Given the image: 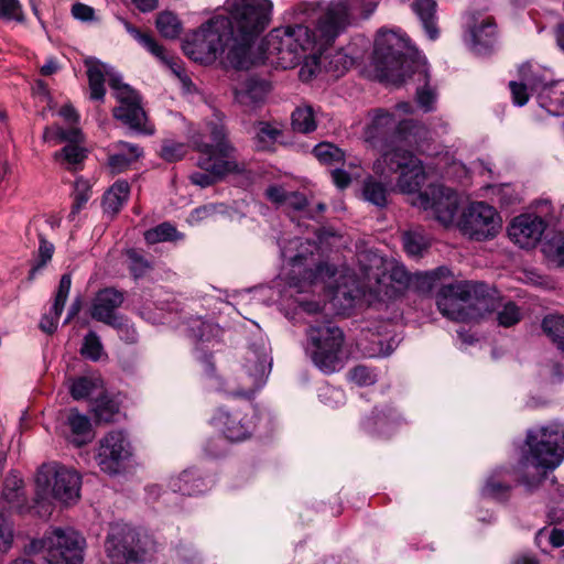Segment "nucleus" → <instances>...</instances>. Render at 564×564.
Listing matches in <instances>:
<instances>
[{"label": "nucleus", "instance_id": "f257e3e1", "mask_svg": "<svg viewBox=\"0 0 564 564\" xmlns=\"http://www.w3.org/2000/svg\"><path fill=\"white\" fill-rule=\"evenodd\" d=\"M379 0H335L321 10L315 32L304 24L275 28L263 39L252 65L268 63L282 69L293 68L316 47L329 45L356 18L371 14Z\"/></svg>", "mask_w": 564, "mask_h": 564}, {"label": "nucleus", "instance_id": "f03ea898", "mask_svg": "<svg viewBox=\"0 0 564 564\" xmlns=\"http://www.w3.org/2000/svg\"><path fill=\"white\" fill-rule=\"evenodd\" d=\"M304 242L300 238L289 241L288 246H281V256L288 260L292 267V276H290L289 286L297 294L305 292H324L332 310L337 314H347L356 301L365 295V289L371 288V281L378 286L376 293L381 292L380 268L382 259L376 254L370 257L371 264L361 268L362 282H357L350 274L340 275V283L333 286L330 281L336 276V269L329 264H318L315 270H302L303 261H307L304 253H294Z\"/></svg>", "mask_w": 564, "mask_h": 564}, {"label": "nucleus", "instance_id": "7ed1b4c3", "mask_svg": "<svg viewBox=\"0 0 564 564\" xmlns=\"http://www.w3.org/2000/svg\"><path fill=\"white\" fill-rule=\"evenodd\" d=\"M373 58L377 70L389 83L400 85L412 77L423 83V87L416 89V101L426 112L434 109L436 93L427 85V61L410 46L409 40L394 31L379 32L375 41Z\"/></svg>", "mask_w": 564, "mask_h": 564}, {"label": "nucleus", "instance_id": "20e7f679", "mask_svg": "<svg viewBox=\"0 0 564 564\" xmlns=\"http://www.w3.org/2000/svg\"><path fill=\"white\" fill-rule=\"evenodd\" d=\"M230 21L229 36L232 46L227 53L228 63L237 69L252 66V44L269 25L272 13L270 0H226Z\"/></svg>", "mask_w": 564, "mask_h": 564}, {"label": "nucleus", "instance_id": "39448f33", "mask_svg": "<svg viewBox=\"0 0 564 564\" xmlns=\"http://www.w3.org/2000/svg\"><path fill=\"white\" fill-rule=\"evenodd\" d=\"M412 112L410 102H400L393 111L386 109H375L368 112L367 122L364 128V140L377 147L379 144L389 145L404 142L406 145H415L421 153H427L425 144L429 131L401 118V115Z\"/></svg>", "mask_w": 564, "mask_h": 564}, {"label": "nucleus", "instance_id": "423d86ee", "mask_svg": "<svg viewBox=\"0 0 564 564\" xmlns=\"http://www.w3.org/2000/svg\"><path fill=\"white\" fill-rule=\"evenodd\" d=\"M87 76L89 80L90 98L102 100L106 94L105 82L108 79L119 106L113 110V116L142 133H152V128L145 126V112L140 106L138 94L128 85L122 84L120 76L113 68L95 58L86 59Z\"/></svg>", "mask_w": 564, "mask_h": 564}, {"label": "nucleus", "instance_id": "0eeeda50", "mask_svg": "<svg viewBox=\"0 0 564 564\" xmlns=\"http://www.w3.org/2000/svg\"><path fill=\"white\" fill-rule=\"evenodd\" d=\"M192 141L200 153L198 165L206 171L193 173V184L207 187L214 183L216 176L242 171L234 155V148L226 140V131L220 120L206 123L204 134H194Z\"/></svg>", "mask_w": 564, "mask_h": 564}, {"label": "nucleus", "instance_id": "6e6552de", "mask_svg": "<svg viewBox=\"0 0 564 564\" xmlns=\"http://www.w3.org/2000/svg\"><path fill=\"white\" fill-rule=\"evenodd\" d=\"M519 76L520 82L509 84L514 105L524 106L530 90L549 113L564 116V82H553L549 70L531 64L521 65Z\"/></svg>", "mask_w": 564, "mask_h": 564}, {"label": "nucleus", "instance_id": "1a4fd4ad", "mask_svg": "<svg viewBox=\"0 0 564 564\" xmlns=\"http://www.w3.org/2000/svg\"><path fill=\"white\" fill-rule=\"evenodd\" d=\"M230 21L216 15L193 32L183 43V51L194 62L212 64L218 58L225 66L232 67L227 61V53L232 46L229 36Z\"/></svg>", "mask_w": 564, "mask_h": 564}, {"label": "nucleus", "instance_id": "9d476101", "mask_svg": "<svg viewBox=\"0 0 564 564\" xmlns=\"http://www.w3.org/2000/svg\"><path fill=\"white\" fill-rule=\"evenodd\" d=\"M525 445L528 454L520 465L528 468L553 470L564 460V424L553 422L536 430H530Z\"/></svg>", "mask_w": 564, "mask_h": 564}, {"label": "nucleus", "instance_id": "9b49d317", "mask_svg": "<svg viewBox=\"0 0 564 564\" xmlns=\"http://www.w3.org/2000/svg\"><path fill=\"white\" fill-rule=\"evenodd\" d=\"M482 285L463 281L441 288L436 305L443 316L455 322H468L484 317L488 311V300L478 297Z\"/></svg>", "mask_w": 564, "mask_h": 564}, {"label": "nucleus", "instance_id": "f8f14e48", "mask_svg": "<svg viewBox=\"0 0 564 564\" xmlns=\"http://www.w3.org/2000/svg\"><path fill=\"white\" fill-rule=\"evenodd\" d=\"M373 171L384 178L400 172L397 182L399 191L403 194L413 195V197L421 193L419 191L425 181L424 166L421 160L399 144L382 152V155L373 163Z\"/></svg>", "mask_w": 564, "mask_h": 564}, {"label": "nucleus", "instance_id": "ddd939ff", "mask_svg": "<svg viewBox=\"0 0 564 564\" xmlns=\"http://www.w3.org/2000/svg\"><path fill=\"white\" fill-rule=\"evenodd\" d=\"M85 539L73 529H53L26 547L31 554L42 553L48 564H83Z\"/></svg>", "mask_w": 564, "mask_h": 564}, {"label": "nucleus", "instance_id": "4468645a", "mask_svg": "<svg viewBox=\"0 0 564 564\" xmlns=\"http://www.w3.org/2000/svg\"><path fill=\"white\" fill-rule=\"evenodd\" d=\"M308 351L314 365L325 373L338 371L344 366V333L334 325L312 326L307 332Z\"/></svg>", "mask_w": 564, "mask_h": 564}, {"label": "nucleus", "instance_id": "2eb2a0df", "mask_svg": "<svg viewBox=\"0 0 564 564\" xmlns=\"http://www.w3.org/2000/svg\"><path fill=\"white\" fill-rule=\"evenodd\" d=\"M148 540L123 522L110 525L105 549L112 564H145Z\"/></svg>", "mask_w": 564, "mask_h": 564}, {"label": "nucleus", "instance_id": "dca6fc26", "mask_svg": "<svg viewBox=\"0 0 564 564\" xmlns=\"http://www.w3.org/2000/svg\"><path fill=\"white\" fill-rule=\"evenodd\" d=\"M36 485L62 503L72 505L80 497L82 477L74 468L50 463L39 469Z\"/></svg>", "mask_w": 564, "mask_h": 564}, {"label": "nucleus", "instance_id": "f3484780", "mask_svg": "<svg viewBox=\"0 0 564 564\" xmlns=\"http://www.w3.org/2000/svg\"><path fill=\"white\" fill-rule=\"evenodd\" d=\"M456 225L469 239L485 241L494 239L500 232L502 219L491 205L473 202L464 209Z\"/></svg>", "mask_w": 564, "mask_h": 564}, {"label": "nucleus", "instance_id": "a211bd4d", "mask_svg": "<svg viewBox=\"0 0 564 564\" xmlns=\"http://www.w3.org/2000/svg\"><path fill=\"white\" fill-rule=\"evenodd\" d=\"M410 202L417 208L430 210L445 227L454 225L459 207L458 194L441 184L431 185L427 191L412 197Z\"/></svg>", "mask_w": 564, "mask_h": 564}, {"label": "nucleus", "instance_id": "6ab92c4d", "mask_svg": "<svg viewBox=\"0 0 564 564\" xmlns=\"http://www.w3.org/2000/svg\"><path fill=\"white\" fill-rule=\"evenodd\" d=\"M132 454L127 435L122 431H111L100 438L95 459L102 473L113 476L121 473Z\"/></svg>", "mask_w": 564, "mask_h": 564}, {"label": "nucleus", "instance_id": "aec40b11", "mask_svg": "<svg viewBox=\"0 0 564 564\" xmlns=\"http://www.w3.org/2000/svg\"><path fill=\"white\" fill-rule=\"evenodd\" d=\"M271 368V359L265 349H251L247 352L241 373L239 375V387L228 386L226 392L231 395L250 398L259 390L268 378Z\"/></svg>", "mask_w": 564, "mask_h": 564}, {"label": "nucleus", "instance_id": "412c9836", "mask_svg": "<svg viewBox=\"0 0 564 564\" xmlns=\"http://www.w3.org/2000/svg\"><path fill=\"white\" fill-rule=\"evenodd\" d=\"M43 138L54 144L67 142L61 151L54 153V159L67 170H77L86 159V150L80 147L83 134L76 127L69 129L58 126L47 127L44 130Z\"/></svg>", "mask_w": 564, "mask_h": 564}, {"label": "nucleus", "instance_id": "4be33fe9", "mask_svg": "<svg viewBox=\"0 0 564 564\" xmlns=\"http://www.w3.org/2000/svg\"><path fill=\"white\" fill-rule=\"evenodd\" d=\"M122 303L123 293L112 288L100 290L93 300L90 315L98 322H102L118 328L120 332H126L128 335L127 339L133 341L135 338L134 330L131 329L130 334V329L126 321L116 313L117 308Z\"/></svg>", "mask_w": 564, "mask_h": 564}, {"label": "nucleus", "instance_id": "5701e85b", "mask_svg": "<svg viewBox=\"0 0 564 564\" xmlns=\"http://www.w3.org/2000/svg\"><path fill=\"white\" fill-rule=\"evenodd\" d=\"M212 424L231 442L247 440L254 427L253 415L242 413L240 410L225 411L219 409L212 419Z\"/></svg>", "mask_w": 564, "mask_h": 564}, {"label": "nucleus", "instance_id": "b1692460", "mask_svg": "<svg viewBox=\"0 0 564 564\" xmlns=\"http://www.w3.org/2000/svg\"><path fill=\"white\" fill-rule=\"evenodd\" d=\"M546 228L545 220L531 213L514 217L508 226L509 238L520 248H533L541 240Z\"/></svg>", "mask_w": 564, "mask_h": 564}, {"label": "nucleus", "instance_id": "393cba45", "mask_svg": "<svg viewBox=\"0 0 564 564\" xmlns=\"http://www.w3.org/2000/svg\"><path fill=\"white\" fill-rule=\"evenodd\" d=\"M466 25V42L475 53L480 54L494 44L497 31L491 17L471 13L467 17Z\"/></svg>", "mask_w": 564, "mask_h": 564}, {"label": "nucleus", "instance_id": "a878e982", "mask_svg": "<svg viewBox=\"0 0 564 564\" xmlns=\"http://www.w3.org/2000/svg\"><path fill=\"white\" fill-rule=\"evenodd\" d=\"M64 427L65 438L76 447L86 445L94 437L90 420L76 410H70Z\"/></svg>", "mask_w": 564, "mask_h": 564}, {"label": "nucleus", "instance_id": "bb28decb", "mask_svg": "<svg viewBox=\"0 0 564 564\" xmlns=\"http://www.w3.org/2000/svg\"><path fill=\"white\" fill-rule=\"evenodd\" d=\"M270 91V84L264 79L247 78L235 87L236 100L243 106L262 102Z\"/></svg>", "mask_w": 564, "mask_h": 564}, {"label": "nucleus", "instance_id": "cd10ccee", "mask_svg": "<svg viewBox=\"0 0 564 564\" xmlns=\"http://www.w3.org/2000/svg\"><path fill=\"white\" fill-rule=\"evenodd\" d=\"M170 487L174 492L182 495H198L207 489L205 480L194 470H184L177 477L170 480Z\"/></svg>", "mask_w": 564, "mask_h": 564}, {"label": "nucleus", "instance_id": "c85d7f7f", "mask_svg": "<svg viewBox=\"0 0 564 564\" xmlns=\"http://www.w3.org/2000/svg\"><path fill=\"white\" fill-rule=\"evenodd\" d=\"M142 155V150L132 143L120 141L116 144V152L109 156L108 163L112 172L120 173Z\"/></svg>", "mask_w": 564, "mask_h": 564}, {"label": "nucleus", "instance_id": "c756f323", "mask_svg": "<svg viewBox=\"0 0 564 564\" xmlns=\"http://www.w3.org/2000/svg\"><path fill=\"white\" fill-rule=\"evenodd\" d=\"M412 9L419 17L429 39L436 40L438 37V29L435 22L436 2L434 0H414Z\"/></svg>", "mask_w": 564, "mask_h": 564}, {"label": "nucleus", "instance_id": "7c9ffc66", "mask_svg": "<svg viewBox=\"0 0 564 564\" xmlns=\"http://www.w3.org/2000/svg\"><path fill=\"white\" fill-rule=\"evenodd\" d=\"M102 380L97 375L78 377L76 379H73L69 384L70 395L75 400L90 398L94 394L100 395L102 393Z\"/></svg>", "mask_w": 564, "mask_h": 564}, {"label": "nucleus", "instance_id": "2f4dec72", "mask_svg": "<svg viewBox=\"0 0 564 564\" xmlns=\"http://www.w3.org/2000/svg\"><path fill=\"white\" fill-rule=\"evenodd\" d=\"M130 187L126 181L116 182L104 195V209L116 214L120 210L129 197Z\"/></svg>", "mask_w": 564, "mask_h": 564}, {"label": "nucleus", "instance_id": "473e14b6", "mask_svg": "<svg viewBox=\"0 0 564 564\" xmlns=\"http://www.w3.org/2000/svg\"><path fill=\"white\" fill-rule=\"evenodd\" d=\"M121 22L126 29V31L147 51H149L156 58L165 61V51L162 45H160L153 36L148 33L141 32L139 29L133 26L130 22L124 19H121Z\"/></svg>", "mask_w": 564, "mask_h": 564}, {"label": "nucleus", "instance_id": "72a5a7b5", "mask_svg": "<svg viewBox=\"0 0 564 564\" xmlns=\"http://www.w3.org/2000/svg\"><path fill=\"white\" fill-rule=\"evenodd\" d=\"M405 252L412 258L422 257L430 247L429 238L420 230H410L402 236Z\"/></svg>", "mask_w": 564, "mask_h": 564}, {"label": "nucleus", "instance_id": "f704fd0d", "mask_svg": "<svg viewBox=\"0 0 564 564\" xmlns=\"http://www.w3.org/2000/svg\"><path fill=\"white\" fill-rule=\"evenodd\" d=\"M542 328L553 344L564 351V316L549 315L544 317Z\"/></svg>", "mask_w": 564, "mask_h": 564}, {"label": "nucleus", "instance_id": "c9c22d12", "mask_svg": "<svg viewBox=\"0 0 564 564\" xmlns=\"http://www.w3.org/2000/svg\"><path fill=\"white\" fill-rule=\"evenodd\" d=\"M362 196L365 200L378 207H384L388 203L387 186L372 177L365 181Z\"/></svg>", "mask_w": 564, "mask_h": 564}, {"label": "nucleus", "instance_id": "e433bc0d", "mask_svg": "<svg viewBox=\"0 0 564 564\" xmlns=\"http://www.w3.org/2000/svg\"><path fill=\"white\" fill-rule=\"evenodd\" d=\"M281 135V130L268 122H260L256 132V147L261 151H269L273 148L278 138Z\"/></svg>", "mask_w": 564, "mask_h": 564}, {"label": "nucleus", "instance_id": "4c0bfd02", "mask_svg": "<svg viewBox=\"0 0 564 564\" xmlns=\"http://www.w3.org/2000/svg\"><path fill=\"white\" fill-rule=\"evenodd\" d=\"M160 34L166 39H175L182 31V24L177 17L169 11L161 12L155 22Z\"/></svg>", "mask_w": 564, "mask_h": 564}, {"label": "nucleus", "instance_id": "58836bf2", "mask_svg": "<svg viewBox=\"0 0 564 564\" xmlns=\"http://www.w3.org/2000/svg\"><path fill=\"white\" fill-rule=\"evenodd\" d=\"M313 153L315 158L324 164H336V163H343V165H346L344 161V152L329 142H322L317 144Z\"/></svg>", "mask_w": 564, "mask_h": 564}, {"label": "nucleus", "instance_id": "ea45409f", "mask_svg": "<svg viewBox=\"0 0 564 564\" xmlns=\"http://www.w3.org/2000/svg\"><path fill=\"white\" fill-rule=\"evenodd\" d=\"M292 127L295 131L303 133L315 130L313 109L308 106L296 108L292 113Z\"/></svg>", "mask_w": 564, "mask_h": 564}, {"label": "nucleus", "instance_id": "a19ab883", "mask_svg": "<svg viewBox=\"0 0 564 564\" xmlns=\"http://www.w3.org/2000/svg\"><path fill=\"white\" fill-rule=\"evenodd\" d=\"M91 195L90 184L87 180L78 177L74 185V203L69 213V218L74 219L80 209L86 205Z\"/></svg>", "mask_w": 564, "mask_h": 564}, {"label": "nucleus", "instance_id": "79ce46f5", "mask_svg": "<svg viewBox=\"0 0 564 564\" xmlns=\"http://www.w3.org/2000/svg\"><path fill=\"white\" fill-rule=\"evenodd\" d=\"M181 235L175 227L169 223H163L155 228H152L144 234V239L148 243H158L163 241L180 239Z\"/></svg>", "mask_w": 564, "mask_h": 564}, {"label": "nucleus", "instance_id": "37998d69", "mask_svg": "<svg viewBox=\"0 0 564 564\" xmlns=\"http://www.w3.org/2000/svg\"><path fill=\"white\" fill-rule=\"evenodd\" d=\"M360 176L361 167L356 163H349L348 170L344 167H336L332 171V180L340 189L348 187L354 178H359Z\"/></svg>", "mask_w": 564, "mask_h": 564}, {"label": "nucleus", "instance_id": "c03bdc74", "mask_svg": "<svg viewBox=\"0 0 564 564\" xmlns=\"http://www.w3.org/2000/svg\"><path fill=\"white\" fill-rule=\"evenodd\" d=\"M0 19L24 22L25 15L20 0H0Z\"/></svg>", "mask_w": 564, "mask_h": 564}, {"label": "nucleus", "instance_id": "a18cd8bd", "mask_svg": "<svg viewBox=\"0 0 564 564\" xmlns=\"http://www.w3.org/2000/svg\"><path fill=\"white\" fill-rule=\"evenodd\" d=\"M80 352L84 357L94 361H97L101 358L104 347L100 338L95 332H89L85 336Z\"/></svg>", "mask_w": 564, "mask_h": 564}, {"label": "nucleus", "instance_id": "49530a36", "mask_svg": "<svg viewBox=\"0 0 564 564\" xmlns=\"http://www.w3.org/2000/svg\"><path fill=\"white\" fill-rule=\"evenodd\" d=\"M23 480L17 474H10L4 479L2 497L10 503L20 501L22 496Z\"/></svg>", "mask_w": 564, "mask_h": 564}, {"label": "nucleus", "instance_id": "de8ad7c7", "mask_svg": "<svg viewBox=\"0 0 564 564\" xmlns=\"http://www.w3.org/2000/svg\"><path fill=\"white\" fill-rule=\"evenodd\" d=\"M535 543L542 550L544 543H549L553 547H562L564 545V531L557 528L541 529L535 535Z\"/></svg>", "mask_w": 564, "mask_h": 564}, {"label": "nucleus", "instance_id": "09e8293b", "mask_svg": "<svg viewBox=\"0 0 564 564\" xmlns=\"http://www.w3.org/2000/svg\"><path fill=\"white\" fill-rule=\"evenodd\" d=\"M521 318L519 307L514 303L505 304L501 310L497 313V319L499 325L503 327H510L517 324Z\"/></svg>", "mask_w": 564, "mask_h": 564}, {"label": "nucleus", "instance_id": "8fccbe9b", "mask_svg": "<svg viewBox=\"0 0 564 564\" xmlns=\"http://www.w3.org/2000/svg\"><path fill=\"white\" fill-rule=\"evenodd\" d=\"M13 542V524L8 516L0 512V552H8Z\"/></svg>", "mask_w": 564, "mask_h": 564}, {"label": "nucleus", "instance_id": "3c124183", "mask_svg": "<svg viewBox=\"0 0 564 564\" xmlns=\"http://www.w3.org/2000/svg\"><path fill=\"white\" fill-rule=\"evenodd\" d=\"M70 285H72L70 275L63 274L59 280L57 293H56V296H55V300L53 303V308L56 311V313L63 312L66 300H67L69 291H70Z\"/></svg>", "mask_w": 564, "mask_h": 564}, {"label": "nucleus", "instance_id": "603ef678", "mask_svg": "<svg viewBox=\"0 0 564 564\" xmlns=\"http://www.w3.org/2000/svg\"><path fill=\"white\" fill-rule=\"evenodd\" d=\"M441 173L448 177L456 176L458 173H465V166L452 160L447 154H444L438 158V161L435 166Z\"/></svg>", "mask_w": 564, "mask_h": 564}, {"label": "nucleus", "instance_id": "864d4df0", "mask_svg": "<svg viewBox=\"0 0 564 564\" xmlns=\"http://www.w3.org/2000/svg\"><path fill=\"white\" fill-rule=\"evenodd\" d=\"M187 147L184 143L165 142L161 150V156L169 162H175L185 156Z\"/></svg>", "mask_w": 564, "mask_h": 564}, {"label": "nucleus", "instance_id": "5fc2aeb1", "mask_svg": "<svg viewBox=\"0 0 564 564\" xmlns=\"http://www.w3.org/2000/svg\"><path fill=\"white\" fill-rule=\"evenodd\" d=\"M449 275L451 271L448 268L440 267L435 270L420 274L419 280L421 281L422 286H426V289L431 290L437 285V281Z\"/></svg>", "mask_w": 564, "mask_h": 564}, {"label": "nucleus", "instance_id": "6e6d98bb", "mask_svg": "<svg viewBox=\"0 0 564 564\" xmlns=\"http://www.w3.org/2000/svg\"><path fill=\"white\" fill-rule=\"evenodd\" d=\"M129 260V268L134 278H140L147 273L150 269V263L143 259L135 250H129L127 252Z\"/></svg>", "mask_w": 564, "mask_h": 564}, {"label": "nucleus", "instance_id": "4d7b16f0", "mask_svg": "<svg viewBox=\"0 0 564 564\" xmlns=\"http://www.w3.org/2000/svg\"><path fill=\"white\" fill-rule=\"evenodd\" d=\"M318 397L327 405L335 406L344 402L345 394L339 388L325 386L319 389Z\"/></svg>", "mask_w": 564, "mask_h": 564}, {"label": "nucleus", "instance_id": "13d9d810", "mask_svg": "<svg viewBox=\"0 0 564 564\" xmlns=\"http://www.w3.org/2000/svg\"><path fill=\"white\" fill-rule=\"evenodd\" d=\"M195 324H197V330L195 327H193V330L195 332V336L202 341H208L213 337L219 336L221 333V329L215 324L199 319L195 321Z\"/></svg>", "mask_w": 564, "mask_h": 564}, {"label": "nucleus", "instance_id": "bf43d9fd", "mask_svg": "<svg viewBox=\"0 0 564 564\" xmlns=\"http://www.w3.org/2000/svg\"><path fill=\"white\" fill-rule=\"evenodd\" d=\"M350 380L358 386H369L376 381V376L365 366H357L350 371Z\"/></svg>", "mask_w": 564, "mask_h": 564}, {"label": "nucleus", "instance_id": "052dcab7", "mask_svg": "<svg viewBox=\"0 0 564 564\" xmlns=\"http://www.w3.org/2000/svg\"><path fill=\"white\" fill-rule=\"evenodd\" d=\"M313 52H311V56L310 58H306L304 64L302 65L301 69H300V78L303 80V82H308L311 80L318 72L319 69V62H318V57L315 55V54H312Z\"/></svg>", "mask_w": 564, "mask_h": 564}, {"label": "nucleus", "instance_id": "680f3d73", "mask_svg": "<svg viewBox=\"0 0 564 564\" xmlns=\"http://www.w3.org/2000/svg\"><path fill=\"white\" fill-rule=\"evenodd\" d=\"M117 412L118 408L111 401L100 400L95 406V414L99 421L109 422Z\"/></svg>", "mask_w": 564, "mask_h": 564}, {"label": "nucleus", "instance_id": "e2e57ef3", "mask_svg": "<svg viewBox=\"0 0 564 564\" xmlns=\"http://www.w3.org/2000/svg\"><path fill=\"white\" fill-rule=\"evenodd\" d=\"M265 196L271 203L278 206H284L286 199H289L290 192L285 191V188L280 185H271L267 188Z\"/></svg>", "mask_w": 564, "mask_h": 564}, {"label": "nucleus", "instance_id": "0e129e2a", "mask_svg": "<svg viewBox=\"0 0 564 564\" xmlns=\"http://www.w3.org/2000/svg\"><path fill=\"white\" fill-rule=\"evenodd\" d=\"M509 490L508 486L496 481L492 477L489 478L482 489V494L486 497L500 499L505 497L506 492Z\"/></svg>", "mask_w": 564, "mask_h": 564}, {"label": "nucleus", "instance_id": "69168bd1", "mask_svg": "<svg viewBox=\"0 0 564 564\" xmlns=\"http://www.w3.org/2000/svg\"><path fill=\"white\" fill-rule=\"evenodd\" d=\"M545 252L560 264H564V238H554L545 246Z\"/></svg>", "mask_w": 564, "mask_h": 564}, {"label": "nucleus", "instance_id": "338daca9", "mask_svg": "<svg viewBox=\"0 0 564 564\" xmlns=\"http://www.w3.org/2000/svg\"><path fill=\"white\" fill-rule=\"evenodd\" d=\"M72 14L76 20L82 22H90L95 20V10L94 8L84 4V3H75L72 7Z\"/></svg>", "mask_w": 564, "mask_h": 564}, {"label": "nucleus", "instance_id": "774afa93", "mask_svg": "<svg viewBox=\"0 0 564 564\" xmlns=\"http://www.w3.org/2000/svg\"><path fill=\"white\" fill-rule=\"evenodd\" d=\"M62 312L56 313V311L52 307L48 314H45L40 323V328L47 333L52 334L57 328V322Z\"/></svg>", "mask_w": 564, "mask_h": 564}]
</instances>
